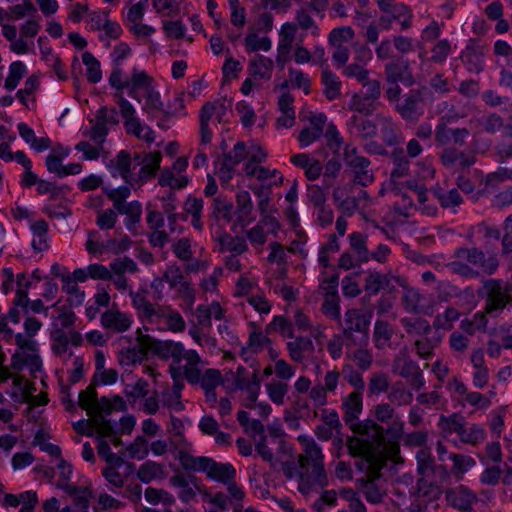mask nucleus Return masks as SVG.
I'll return each instance as SVG.
<instances>
[{"label": "nucleus", "mask_w": 512, "mask_h": 512, "mask_svg": "<svg viewBox=\"0 0 512 512\" xmlns=\"http://www.w3.org/2000/svg\"><path fill=\"white\" fill-rule=\"evenodd\" d=\"M464 417L459 413H453L451 416H440L439 426L449 433L456 432L460 437L464 433Z\"/></svg>", "instance_id": "nucleus-23"}, {"label": "nucleus", "mask_w": 512, "mask_h": 512, "mask_svg": "<svg viewBox=\"0 0 512 512\" xmlns=\"http://www.w3.org/2000/svg\"><path fill=\"white\" fill-rule=\"evenodd\" d=\"M363 402L362 395L359 393H350L342 404L345 410L343 419L347 426H352L353 421L358 419L359 414L362 412Z\"/></svg>", "instance_id": "nucleus-11"}, {"label": "nucleus", "mask_w": 512, "mask_h": 512, "mask_svg": "<svg viewBox=\"0 0 512 512\" xmlns=\"http://www.w3.org/2000/svg\"><path fill=\"white\" fill-rule=\"evenodd\" d=\"M129 82L134 88H144L145 91L152 87V78L149 77L145 71H137L136 69L133 70Z\"/></svg>", "instance_id": "nucleus-54"}, {"label": "nucleus", "mask_w": 512, "mask_h": 512, "mask_svg": "<svg viewBox=\"0 0 512 512\" xmlns=\"http://www.w3.org/2000/svg\"><path fill=\"white\" fill-rule=\"evenodd\" d=\"M115 407L113 406L111 400L102 396L100 399H97L92 405V413H95L94 417H99V415H103L104 417L110 415Z\"/></svg>", "instance_id": "nucleus-48"}, {"label": "nucleus", "mask_w": 512, "mask_h": 512, "mask_svg": "<svg viewBox=\"0 0 512 512\" xmlns=\"http://www.w3.org/2000/svg\"><path fill=\"white\" fill-rule=\"evenodd\" d=\"M447 502L461 511L468 512L472 509V503L477 500L476 495L468 488L459 486L446 492Z\"/></svg>", "instance_id": "nucleus-8"}, {"label": "nucleus", "mask_w": 512, "mask_h": 512, "mask_svg": "<svg viewBox=\"0 0 512 512\" xmlns=\"http://www.w3.org/2000/svg\"><path fill=\"white\" fill-rule=\"evenodd\" d=\"M350 245L356 253L357 262L362 263L369 260L366 239L361 233L354 232L350 235Z\"/></svg>", "instance_id": "nucleus-26"}, {"label": "nucleus", "mask_w": 512, "mask_h": 512, "mask_svg": "<svg viewBox=\"0 0 512 512\" xmlns=\"http://www.w3.org/2000/svg\"><path fill=\"white\" fill-rule=\"evenodd\" d=\"M350 108L363 115H370L375 110V106L372 101L365 97H361L358 94L353 95Z\"/></svg>", "instance_id": "nucleus-42"}, {"label": "nucleus", "mask_w": 512, "mask_h": 512, "mask_svg": "<svg viewBox=\"0 0 512 512\" xmlns=\"http://www.w3.org/2000/svg\"><path fill=\"white\" fill-rule=\"evenodd\" d=\"M236 110L238 113L242 114L241 122L244 127H249L253 125L255 121V112L253 109L249 107V105L245 101H240L236 104Z\"/></svg>", "instance_id": "nucleus-56"}, {"label": "nucleus", "mask_w": 512, "mask_h": 512, "mask_svg": "<svg viewBox=\"0 0 512 512\" xmlns=\"http://www.w3.org/2000/svg\"><path fill=\"white\" fill-rule=\"evenodd\" d=\"M354 37V31L349 26L333 29L329 36V43L333 46L340 45V42H348Z\"/></svg>", "instance_id": "nucleus-33"}, {"label": "nucleus", "mask_w": 512, "mask_h": 512, "mask_svg": "<svg viewBox=\"0 0 512 512\" xmlns=\"http://www.w3.org/2000/svg\"><path fill=\"white\" fill-rule=\"evenodd\" d=\"M391 337H392V330H391L389 323L386 321H380V320L377 321L375 323L374 335H373V338L375 341V346L378 349H382L384 344L381 343V340L389 341L391 339Z\"/></svg>", "instance_id": "nucleus-30"}, {"label": "nucleus", "mask_w": 512, "mask_h": 512, "mask_svg": "<svg viewBox=\"0 0 512 512\" xmlns=\"http://www.w3.org/2000/svg\"><path fill=\"white\" fill-rule=\"evenodd\" d=\"M236 388L240 390H245L248 393V399L251 400L252 404L255 403L258 399L260 393V387L262 380L258 375V371L255 370L252 374L251 379H248V376L235 378Z\"/></svg>", "instance_id": "nucleus-15"}, {"label": "nucleus", "mask_w": 512, "mask_h": 512, "mask_svg": "<svg viewBox=\"0 0 512 512\" xmlns=\"http://www.w3.org/2000/svg\"><path fill=\"white\" fill-rule=\"evenodd\" d=\"M389 378L383 372H374L371 375L368 384V390L371 395H378L386 392L389 388Z\"/></svg>", "instance_id": "nucleus-29"}, {"label": "nucleus", "mask_w": 512, "mask_h": 512, "mask_svg": "<svg viewBox=\"0 0 512 512\" xmlns=\"http://www.w3.org/2000/svg\"><path fill=\"white\" fill-rule=\"evenodd\" d=\"M432 193L443 208L455 207L462 203V197L457 189L445 191L442 188H436Z\"/></svg>", "instance_id": "nucleus-21"}, {"label": "nucleus", "mask_w": 512, "mask_h": 512, "mask_svg": "<svg viewBox=\"0 0 512 512\" xmlns=\"http://www.w3.org/2000/svg\"><path fill=\"white\" fill-rule=\"evenodd\" d=\"M305 471L298 472L299 484L298 490L303 495H307L312 490L313 484L315 482V477L313 473L310 475L307 469Z\"/></svg>", "instance_id": "nucleus-61"}, {"label": "nucleus", "mask_w": 512, "mask_h": 512, "mask_svg": "<svg viewBox=\"0 0 512 512\" xmlns=\"http://www.w3.org/2000/svg\"><path fill=\"white\" fill-rule=\"evenodd\" d=\"M453 257L455 260L448 262L446 267L451 273L464 278L475 279L480 276V272L473 266H479L486 275H493L499 267L495 255L486 257L477 247H459L455 249Z\"/></svg>", "instance_id": "nucleus-1"}, {"label": "nucleus", "mask_w": 512, "mask_h": 512, "mask_svg": "<svg viewBox=\"0 0 512 512\" xmlns=\"http://www.w3.org/2000/svg\"><path fill=\"white\" fill-rule=\"evenodd\" d=\"M460 438L465 443H470V444L475 445L478 442L484 440L485 432L482 428H480L476 425H473L470 428V431H467L466 429H464V433H462Z\"/></svg>", "instance_id": "nucleus-59"}, {"label": "nucleus", "mask_w": 512, "mask_h": 512, "mask_svg": "<svg viewBox=\"0 0 512 512\" xmlns=\"http://www.w3.org/2000/svg\"><path fill=\"white\" fill-rule=\"evenodd\" d=\"M385 75L390 84L401 82L406 86H412L415 83L408 60L401 57L385 65Z\"/></svg>", "instance_id": "nucleus-6"}, {"label": "nucleus", "mask_w": 512, "mask_h": 512, "mask_svg": "<svg viewBox=\"0 0 512 512\" xmlns=\"http://www.w3.org/2000/svg\"><path fill=\"white\" fill-rule=\"evenodd\" d=\"M461 156H463V151H459L455 147H448L442 151L440 159L445 167L452 168L459 162Z\"/></svg>", "instance_id": "nucleus-46"}, {"label": "nucleus", "mask_w": 512, "mask_h": 512, "mask_svg": "<svg viewBox=\"0 0 512 512\" xmlns=\"http://www.w3.org/2000/svg\"><path fill=\"white\" fill-rule=\"evenodd\" d=\"M97 380L96 375L91 381L90 385L86 390H82L79 393L78 405L81 409L86 410L88 414H92V405L98 399V394L96 391Z\"/></svg>", "instance_id": "nucleus-22"}, {"label": "nucleus", "mask_w": 512, "mask_h": 512, "mask_svg": "<svg viewBox=\"0 0 512 512\" xmlns=\"http://www.w3.org/2000/svg\"><path fill=\"white\" fill-rule=\"evenodd\" d=\"M110 268L117 275L124 274L126 271L135 273L138 270L137 264L129 257L115 259L111 262Z\"/></svg>", "instance_id": "nucleus-37"}, {"label": "nucleus", "mask_w": 512, "mask_h": 512, "mask_svg": "<svg viewBox=\"0 0 512 512\" xmlns=\"http://www.w3.org/2000/svg\"><path fill=\"white\" fill-rule=\"evenodd\" d=\"M163 29L169 37L175 39H182L186 30L181 21H167L164 23Z\"/></svg>", "instance_id": "nucleus-60"}, {"label": "nucleus", "mask_w": 512, "mask_h": 512, "mask_svg": "<svg viewBox=\"0 0 512 512\" xmlns=\"http://www.w3.org/2000/svg\"><path fill=\"white\" fill-rule=\"evenodd\" d=\"M82 61L87 66V79L91 83H98L102 78L100 62L88 51L82 54Z\"/></svg>", "instance_id": "nucleus-24"}, {"label": "nucleus", "mask_w": 512, "mask_h": 512, "mask_svg": "<svg viewBox=\"0 0 512 512\" xmlns=\"http://www.w3.org/2000/svg\"><path fill=\"white\" fill-rule=\"evenodd\" d=\"M381 289H386L388 293L395 292V286L391 284V278L388 275L379 272H371L365 278L364 290L369 296L376 295Z\"/></svg>", "instance_id": "nucleus-10"}, {"label": "nucleus", "mask_w": 512, "mask_h": 512, "mask_svg": "<svg viewBox=\"0 0 512 512\" xmlns=\"http://www.w3.org/2000/svg\"><path fill=\"white\" fill-rule=\"evenodd\" d=\"M502 254H512V215L504 223V236L502 237Z\"/></svg>", "instance_id": "nucleus-51"}, {"label": "nucleus", "mask_w": 512, "mask_h": 512, "mask_svg": "<svg viewBox=\"0 0 512 512\" xmlns=\"http://www.w3.org/2000/svg\"><path fill=\"white\" fill-rule=\"evenodd\" d=\"M110 164L115 166L126 183H131L134 180V177L131 176L132 156L128 151H119L116 157L110 161Z\"/></svg>", "instance_id": "nucleus-17"}, {"label": "nucleus", "mask_w": 512, "mask_h": 512, "mask_svg": "<svg viewBox=\"0 0 512 512\" xmlns=\"http://www.w3.org/2000/svg\"><path fill=\"white\" fill-rule=\"evenodd\" d=\"M26 71V66L21 61L11 63L9 67V75L5 80V88L9 91L14 90L20 80L24 77Z\"/></svg>", "instance_id": "nucleus-25"}, {"label": "nucleus", "mask_w": 512, "mask_h": 512, "mask_svg": "<svg viewBox=\"0 0 512 512\" xmlns=\"http://www.w3.org/2000/svg\"><path fill=\"white\" fill-rule=\"evenodd\" d=\"M431 90L423 86L419 89H411L409 93L403 95L401 101L396 104V111L401 117L410 122H417L424 114V103L432 100Z\"/></svg>", "instance_id": "nucleus-2"}, {"label": "nucleus", "mask_w": 512, "mask_h": 512, "mask_svg": "<svg viewBox=\"0 0 512 512\" xmlns=\"http://www.w3.org/2000/svg\"><path fill=\"white\" fill-rule=\"evenodd\" d=\"M344 160L346 164L356 173V171H362L366 169L370 161L362 156H355L353 158H350L349 156V146L345 147L344 149Z\"/></svg>", "instance_id": "nucleus-47"}, {"label": "nucleus", "mask_w": 512, "mask_h": 512, "mask_svg": "<svg viewBox=\"0 0 512 512\" xmlns=\"http://www.w3.org/2000/svg\"><path fill=\"white\" fill-rule=\"evenodd\" d=\"M322 84L325 86L323 93L328 100L331 101L340 96L341 82L338 80V77L328 69L327 66L323 67Z\"/></svg>", "instance_id": "nucleus-16"}, {"label": "nucleus", "mask_w": 512, "mask_h": 512, "mask_svg": "<svg viewBox=\"0 0 512 512\" xmlns=\"http://www.w3.org/2000/svg\"><path fill=\"white\" fill-rule=\"evenodd\" d=\"M395 168L391 171V179H398L408 175L409 161L402 148H395L391 153Z\"/></svg>", "instance_id": "nucleus-20"}, {"label": "nucleus", "mask_w": 512, "mask_h": 512, "mask_svg": "<svg viewBox=\"0 0 512 512\" xmlns=\"http://www.w3.org/2000/svg\"><path fill=\"white\" fill-rule=\"evenodd\" d=\"M252 191L259 198L258 208L260 214L268 212V204L270 201L271 189L269 186L252 187Z\"/></svg>", "instance_id": "nucleus-45"}, {"label": "nucleus", "mask_w": 512, "mask_h": 512, "mask_svg": "<svg viewBox=\"0 0 512 512\" xmlns=\"http://www.w3.org/2000/svg\"><path fill=\"white\" fill-rule=\"evenodd\" d=\"M161 160L162 154L160 151L148 153V161L142 165L139 173L134 177V180L146 182L147 180L155 177L160 168Z\"/></svg>", "instance_id": "nucleus-14"}, {"label": "nucleus", "mask_w": 512, "mask_h": 512, "mask_svg": "<svg viewBox=\"0 0 512 512\" xmlns=\"http://www.w3.org/2000/svg\"><path fill=\"white\" fill-rule=\"evenodd\" d=\"M365 498L368 502L373 504L381 503L384 494L380 491L374 480L371 483L366 484V488L363 490Z\"/></svg>", "instance_id": "nucleus-64"}, {"label": "nucleus", "mask_w": 512, "mask_h": 512, "mask_svg": "<svg viewBox=\"0 0 512 512\" xmlns=\"http://www.w3.org/2000/svg\"><path fill=\"white\" fill-rule=\"evenodd\" d=\"M53 340L52 350L55 354L61 355L68 349L69 338L62 329H55L51 333Z\"/></svg>", "instance_id": "nucleus-38"}, {"label": "nucleus", "mask_w": 512, "mask_h": 512, "mask_svg": "<svg viewBox=\"0 0 512 512\" xmlns=\"http://www.w3.org/2000/svg\"><path fill=\"white\" fill-rule=\"evenodd\" d=\"M106 126L107 125L102 120L96 118V123L92 126L90 131V139L100 146L104 143L105 137L108 134Z\"/></svg>", "instance_id": "nucleus-53"}, {"label": "nucleus", "mask_w": 512, "mask_h": 512, "mask_svg": "<svg viewBox=\"0 0 512 512\" xmlns=\"http://www.w3.org/2000/svg\"><path fill=\"white\" fill-rule=\"evenodd\" d=\"M116 220V213L112 209H107L106 211L99 213L97 225L102 230L111 229L114 227Z\"/></svg>", "instance_id": "nucleus-63"}, {"label": "nucleus", "mask_w": 512, "mask_h": 512, "mask_svg": "<svg viewBox=\"0 0 512 512\" xmlns=\"http://www.w3.org/2000/svg\"><path fill=\"white\" fill-rule=\"evenodd\" d=\"M207 477L227 484L236 476V470L230 463H218L212 460L211 465L207 469Z\"/></svg>", "instance_id": "nucleus-12"}, {"label": "nucleus", "mask_w": 512, "mask_h": 512, "mask_svg": "<svg viewBox=\"0 0 512 512\" xmlns=\"http://www.w3.org/2000/svg\"><path fill=\"white\" fill-rule=\"evenodd\" d=\"M237 209L241 213L238 217V222L244 228L247 223L244 222V216L249 215L253 210V203L250 194L247 191H242L236 196Z\"/></svg>", "instance_id": "nucleus-27"}, {"label": "nucleus", "mask_w": 512, "mask_h": 512, "mask_svg": "<svg viewBox=\"0 0 512 512\" xmlns=\"http://www.w3.org/2000/svg\"><path fill=\"white\" fill-rule=\"evenodd\" d=\"M484 288L487 289L485 313L493 314L495 311H502L510 301V288L503 289L501 282L497 279L485 280Z\"/></svg>", "instance_id": "nucleus-5"}, {"label": "nucleus", "mask_w": 512, "mask_h": 512, "mask_svg": "<svg viewBox=\"0 0 512 512\" xmlns=\"http://www.w3.org/2000/svg\"><path fill=\"white\" fill-rule=\"evenodd\" d=\"M31 286V282H26L24 288H18L16 291L13 304L16 307H20L23 310L24 315L29 314L30 299L28 298V289Z\"/></svg>", "instance_id": "nucleus-43"}, {"label": "nucleus", "mask_w": 512, "mask_h": 512, "mask_svg": "<svg viewBox=\"0 0 512 512\" xmlns=\"http://www.w3.org/2000/svg\"><path fill=\"white\" fill-rule=\"evenodd\" d=\"M145 98V106L143 107L145 112L151 113L152 111L163 110V103L161 101L160 94L155 91L153 87L146 91Z\"/></svg>", "instance_id": "nucleus-39"}, {"label": "nucleus", "mask_w": 512, "mask_h": 512, "mask_svg": "<svg viewBox=\"0 0 512 512\" xmlns=\"http://www.w3.org/2000/svg\"><path fill=\"white\" fill-rule=\"evenodd\" d=\"M450 459L453 461V468L459 473H464L468 467H472L476 463L472 457L462 454H452Z\"/></svg>", "instance_id": "nucleus-58"}, {"label": "nucleus", "mask_w": 512, "mask_h": 512, "mask_svg": "<svg viewBox=\"0 0 512 512\" xmlns=\"http://www.w3.org/2000/svg\"><path fill=\"white\" fill-rule=\"evenodd\" d=\"M101 322L105 328H112L117 332L126 331L131 325V320L124 313L113 310L105 311Z\"/></svg>", "instance_id": "nucleus-13"}, {"label": "nucleus", "mask_w": 512, "mask_h": 512, "mask_svg": "<svg viewBox=\"0 0 512 512\" xmlns=\"http://www.w3.org/2000/svg\"><path fill=\"white\" fill-rule=\"evenodd\" d=\"M62 281L64 283L63 290L67 294H70V295L77 294V300H74L73 298L67 299L69 306L71 307V306L81 305L84 300V296H85L84 292L80 291L79 287L77 286V284L74 282V280L71 278L70 275H63Z\"/></svg>", "instance_id": "nucleus-28"}, {"label": "nucleus", "mask_w": 512, "mask_h": 512, "mask_svg": "<svg viewBox=\"0 0 512 512\" xmlns=\"http://www.w3.org/2000/svg\"><path fill=\"white\" fill-rule=\"evenodd\" d=\"M413 395L406 391L402 387H393L388 395V399L391 402H397L399 405L401 404H408L412 400Z\"/></svg>", "instance_id": "nucleus-62"}, {"label": "nucleus", "mask_w": 512, "mask_h": 512, "mask_svg": "<svg viewBox=\"0 0 512 512\" xmlns=\"http://www.w3.org/2000/svg\"><path fill=\"white\" fill-rule=\"evenodd\" d=\"M370 445L368 440H363L355 436H350L346 440V446L349 454L353 457L364 455L365 449Z\"/></svg>", "instance_id": "nucleus-41"}, {"label": "nucleus", "mask_w": 512, "mask_h": 512, "mask_svg": "<svg viewBox=\"0 0 512 512\" xmlns=\"http://www.w3.org/2000/svg\"><path fill=\"white\" fill-rule=\"evenodd\" d=\"M164 476L163 466L153 461H146L137 472L138 479L143 483H150L153 479L163 478Z\"/></svg>", "instance_id": "nucleus-19"}, {"label": "nucleus", "mask_w": 512, "mask_h": 512, "mask_svg": "<svg viewBox=\"0 0 512 512\" xmlns=\"http://www.w3.org/2000/svg\"><path fill=\"white\" fill-rule=\"evenodd\" d=\"M327 146L333 151L334 154L338 153L342 144V138L333 123H329L326 131Z\"/></svg>", "instance_id": "nucleus-49"}, {"label": "nucleus", "mask_w": 512, "mask_h": 512, "mask_svg": "<svg viewBox=\"0 0 512 512\" xmlns=\"http://www.w3.org/2000/svg\"><path fill=\"white\" fill-rule=\"evenodd\" d=\"M451 46L448 40L443 39L438 41L432 48L431 60L435 63H443L449 55Z\"/></svg>", "instance_id": "nucleus-44"}, {"label": "nucleus", "mask_w": 512, "mask_h": 512, "mask_svg": "<svg viewBox=\"0 0 512 512\" xmlns=\"http://www.w3.org/2000/svg\"><path fill=\"white\" fill-rule=\"evenodd\" d=\"M246 145L244 142H237L232 152L224 153L223 160L228 163L229 166L235 167L246 158Z\"/></svg>", "instance_id": "nucleus-31"}, {"label": "nucleus", "mask_w": 512, "mask_h": 512, "mask_svg": "<svg viewBox=\"0 0 512 512\" xmlns=\"http://www.w3.org/2000/svg\"><path fill=\"white\" fill-rule=\"evenodd\" d=\"M268 395L272 402L281 405L284 402V396L287 393L288 385L282 382H270L266 385Z\"/></svg>", "instance_id": "nucleus-32"}, {"label": "nucleus", "mask_w": 512, "mask_h": 512, "mask_svg": "<svg viewBox=\"0 0 512 512\" xmlns=\"http://www.w3.org/2000/svg\"><path fill=\"white\" fill-rule=\"evenodd\" d=\"M222 380V376L219 370L207 369L201 380L202 388H216Z\"/></svg>", "instance_id": "nucleus-57"}, {"label": "nucleus", "mask_w": 512, "mask_h": 512, "mask_svg": "<svg viewBox=\"0 0 512 512\" xmlns=\"http://www.w3.org/2000/svg\"><path fill=\"white\" fill-rule=\"evenodd\" d=\"M369 324L370 320L365 315L357 313L356 310H348L346 313V325L344 329V336L351 339L352 332H360L363 334V339L367 342L369 338Z\"/></svg>", "instance_id": "nucleus-9"}, {"label": "nucleus", "mask_w": 512, "mask_h": 512, "mask_svg": "<svg viewBox=\"0 0 512 512\" xmlns=\"http://www.w3.org/2000/svg\"><path fill=\"white\" fill-rule=\"evenodd\" d=\"M93 427L98 430L100 438L103 436H113L116 434L111 421L106 419L103 415H99V417H93Z\"/></svg>", "instance_id": "nucleus-50"}, {"label": "nucleus", "mask_w": 512, "mask_h": 512, "mask_svg": "<svg viewBox=\"0 0 512 512\" xmlns=\"http://www.w3.org/2000/svg\"><path fill=\"white\" fill-rule=\"evenodd\" d=\"M273 69V61L262 55H256L250 60L249 74L259 76L262 79H269Z\"/></svg>", "instance_id": "nucleus-18"}, {"label": "nucleus", "mask_w": 512, "mask_h": 512, "mask_svg": "<svg viewBox=\"0 0 512 512\" xmlns=\"http://www.w3.org/2000/svg\"><path fill=\"white\" fill-rule=\"evenodd\" d=\"M123 214L128 216L127 228L132 231L135 224L140 221L142 214V206L138 201H132L127 204L126 210H123Z\"/></svg>", "instance_id": "nucleus-40"}, {"label": "nucleus", "mask_w": 512, "mask_h": 512, "mask_svg": "<svg viewBox=\"0 0 512 512\" xmlns=\"http://www.w3.org/2000/svg\"><path fill=\"white\" fill-rule=\"evenodd\" d=\"M147 386H148V382L146 380L139 379L135 383V385H133L130 389H129L130 386L127 385L124 390V393L128 398H132L134 400L138 399V398H142L148 394V391L146 390Z\"/></svg>", "instance_id": "nucleus-52"}, {"label": "nucleus", "mask_w": 512, "mask_h": 512, "mask_svg": "<svg viewBox=\"0 0 512 512\" xmlns=\"http://www.w3.org/2000/svg\"><path fill=\"white\" fill-rule=\"evenodd\" d=\"M147 444L148 442L143 436H137L134 442L127 447L130 457L139 460L145 458L149 452Z\"/></svg>", "instance_id": "nucleus-34"}, {"label": "nucleus", "mask_w": 512, "mask_h": 512, "mask_svg": "<svg viewBox=\"0 0 512 512\" xmlns=\"http://www.w3.org/2000/svg\"><path fill=\"white\" fill-rule=\"evenodd\" d=\"M137 341L162 359L166 360L172 357L176 363H180L182 359L184 346L180 342L157 340L150 335L143 334L140 329L137 330Z\"/></svg>", "instance_id": "nucleus-3"}, {"label": "nucleus", "mask_w": 512, "mask_h": 512, "mask_svg": "<svg viewBox=\"0 0 512 512\" xmlns=\"http://www.w3.org/2000/svg\"><path fill=\"white\" fill-rule=\"evenodd\" d=\"M245 45L249 51H268L271 48V40L268 37L259 38L253 33L245 37Z\"/></svg>", "instance_id": "nucleus-35"}, {"label": "nucleus", "mask_w": 512, "mask_h": 512, "mask_svg": "<svg viewBox=\"0 0 512 512\" xmlns=\"http://www.w3.org/2000/svg\"><path fill=\"white\" fill-rule=\"evenodd\" d=\"M130 296L132 297L133 306L140 312V316L151 320L154 313L153 304L146 297L135 295L132 291Z\"/></svg>", "instance_id": "nucleus-36"}, {"label": "nucleus", "mask_w": 512, "mask_h": 512, "mask_svg": "<svg viewBox=\"0 0 512 512\" xmlns=\"http://www.w3.org/2000/svg\"><path fill=\"white\" fill-rule=\"evenodd\" d=\"M485 47L476 39H470L460 55V60L471 73L479 74L484 68Z\"/></svg>", "instance_id": "nucleus-7"}, {"label": "nucleus", "mask_w": 512, "mask_h": 512, "mask_svg": "<svg viewBox=\"0 0 512 512\" xmlns=\"http://www.w3.org/2000/svg\"><path fill=\"white\" fill-rule=\"evenodd\" d=\"M69 154V150L64 151L61 155L49 154L46 157V167L50 173H55L59 177V173L63 168L62 158L66 157Z\"/></svg>", "instance_id": "nucleus-55"}, {"label": "nucleus", "mask_w": 512, "mask_h": 512, "mask_svg": "<svg viewBox=\"0 0 512 512\" xmlns=\"http://www.w3.org/2000/svg\"><path fill=\"white\" fill-rule=\"evenodd\" d=\"M305 454L298 455V464L301 469H307L309 463L312 464V473L315 477V482L320 487H324L328 483L327 475L325 473L321 448L315 443L314 440L307 441L305 446Z\"/></svg>", "instance_id": "nucleus-4"}]
</instances>
